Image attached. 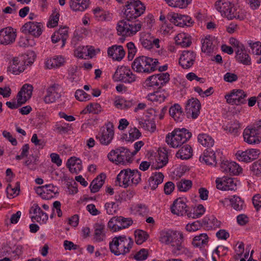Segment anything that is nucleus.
<instances>
[{
    "instance_id": "nucleus-1",
    "label": "nucleus",
    "mask_w": 261,
    "mask_h": 261,
    "mask_svg": "<svg viewBox=\"0 0 261 261\" xmlns=\"http://www.w3.org/2000/svg\"><path fill=\"white\" fill-rule=\"evenodd\" d=\"M159 240L162 244L169 245L172 253L176 255L189 253L184 245V236L180 231L171 229L162 230L160 232Z\"/></svg>"
},
{
    "instance_id": "nucleus-2",
    "label": "nucleus",
    "mask_w": 261,
    "mask_h": 261,
    "mask_svg": "<svg viewBox=\"0 0 261 261\" xmlns=\"http://www.w3.org/2000/svg\"><path fill=\"white\" fill-rule=\"evenodd\" d=\"M215 7L222 16L228 19L231 20L235 18L243 20L246 17L244 12H236L233 4L230 0H218L216 2Z\"/></svg>"
},
{
    "instance_id": "nucleus-3",
    "label": "nucleus",
    "mask_w": 261,
    "mask_h": 261,
    "mask_svg": "<svg viewBox=\"0 0 261 261\" xmlns=\"http://www.w3.org/2000/svg\"><path fill=\"white\" fill-rule=\"evenodd\" d=\"M191 136V133L186 128L175 129L166 136V142L171 147L177 148L186 143Z\"/></svg>"
},
{
    "instance_id": "nucleus-4",
    "label": "nucleus",
    "mask_w": 261,
    "mask_h": 261,
    "mask_svg": "<svg viewBox=\"0 0 261 261\" xmlns=\"http://www.w3.org/2000/svg\"><path fill=\"white\" fill-rule=\"evenodd\" d=\"M124 14L128 19H136L142 15L146 9L144 4L139 0H129L125 5Z\"/></svg>"
},
{
    "instance_id": "nucleus-5",
    "label": "nucleus",
    "mask_w": 261,
    "mask_h": 261,
    "mask_svg": "<svg viewBox=\"0 0 261 261\" xmlns=\"http://www.w3.org/2000/svg\"><path fill=\"white\" fill-rule=\"evenodd\" d=\"M133 245V241L130 238L127 239L125 236L115 237V255L128 253Z\"/></svg>"
},
{
    "instance_id": "nucleus-6",
    "label": "nucleus",
    "mask_w": 261,
    "mask_h": 261,
    "mask_svg": "<svg viewBox=\"0 0 261 261\" xmlns=\"http://www.w3.org/2000/svg\"><path fill=\"white\" fill-rule=\"evenodd\" d=\"M247 94L241 89H233L225 96L227 103L231 105H240L246 101Z\"/></svg>"
},
{
    "instance_id": "nucleus-7",
    "label": "nucleus",
    "mask_w": 261,
    "mask_h": 261,
    "mask_svg": "<svg viewBox=\"0 0 261 261\" xmlns=\"http://www.w3.org/2000/svg\"><path fill=\"white\" fill-rule=\"evenodd\" d=\"M216 184L217 188L222 191H235L237 189V180L227 176L217 178Z\"/></svg>"
},
{
    "instance_id": "nucleus-8",
    "label": "nucleus",
    "mask_w": 261,
    "mask_h": 261,
    "mask_svg": "<svg viewBox=\"0 0 261 261\" xmlns=\"http://www.w3.org/2000/svg\"><path fill=\"white\" fill-rule=\"evenodd\" d=\"M201 105L198 99L192 98L187 101L185 112L188 118H196L200 113Z\"/></svg>"
},
{
    "instance_id": "nucleus-9",
    "label": "nucleus",
    "mask_w": 261,
    "mask_h": 261,
    "mask_svg": "<svg viewBox=\"0 0 261 261\" xmlns=\"http://www.w3.org/2000/svg\"><path fill=\"white\" fill-rule=\"evenodd\" d=\"M42 25L37 22H28L22 25L21 30L24 34H29L35 37H39L42 33Z\"/></svg>"
},
{
    "instance_id": "nucleus-10",
    "label": "nucleus",
    "mask_w": 261,
    "mask_h": 261,
    "mask_svg": "<svg viewBox=\"0 0 261 261\" xmlns=\"http://www.w3.org/2000/svg\"><path fill=\"white\" fill-rule=\"evenodd\" d=\"M114 135V128L113 124L111 122L108 123L105 127L102 128L101 133L99 137L100 143L102 144L107 145L109 144L113 139Z\"/></svg>"
},
{
    "instance_id": "nucleus-11",
    "label": "nucleus",
    "mask_w": 261,
    "mask_h": 261,
    "mask_svg": "<svg viewBox=\"0 0 261 261\" xmlns=\"http://www.w3.org/2000/svg\"><path fill=\"white\" fill-rule=\"evenodd\" d=\"M243 135L244 141L249 144H258L261 142V137L251 125L245 128Z\"/></svg>"
},
{
    "instance_id": "nucleus-12",
    "label": "nucleus",
    "mask_w": 261,
    "mask_h": 261,
    "mask_svg": "<svg viewBox=\"0 0 261 261\" xmlns=\"http://www.w3.org/2000/svg\"><path fill=\"white\" fill-rule=\"evenodd\" d=\"M16 32L11 27H6L0 30V44L8 45L15 41Z\"/></svg>"
},
{
    "instance_id": "nucleus-13",
    "label": "nucleus",
    "mask_w": 261,
    "mask_h": 261,
    "mask_svg": "<svg viewBox=\"0 0 261 261\" xmlns=\"http://www.w3.org/2000/svg\"><path fill=\"white\" fill-rule=\"evenodd\" d=\"M115 154L117 159H115L116 164H125L126 163H130L133 155L131 152L124 147H120L115 150Z\"/></svg>"
},
{
    "instance_id": "nucleus-14",
    "label": "nucleus",
    "mask_w": 261,
    "mask_h": 261,
    "mask_svg": "<svg viewBox=\"0 0 261 261\" xmlns=\"http://www.w3.org/2000/svg\"><path fill=\"white\" fill-rule=\"evenodd\" d=\"M169 20L175 25L180 27L185 25L190 26L193 21L191 17L188 15H181L177 13H173L169 16Z\"/></svg>"
},
{
    "instance_id": "nucleus-15",
    "label": "nucleus",
    "mask_w": 261,
    "mask_h": 261,
    "mask_svg": "<svg viewBox=\"0 0 261 261\" xmlns=\"http://www.w3.org/2000/svg\"><path fill=\"white\" fill-rule=\"evenodd\" d=\"M220 169L223 172L230 175H238L242 172V169L236 162L223 160L220 164Z\"/></svg>"
},
{
    "instance_id": "nucleus-16",
    "label": "nucleus",
    "mask_w": 261,
    "mask_h": 261,
    "mask_svg": "<svg viewBox=\"0 0 261 261\" xmlns=\"http://www.w3.org/2000/svg\"><path fill=\"white\" fill-rule=\"evenodd\" d=\"M61 96V90L59 86L57 84H54L47 88V94L44 98V101L46 103H53Z\"/></svg>"
},
{
    "instance_id": "nucleus-17",
    "label": "nucleus",
    "mask_w": 261,
    "mask_h": 261,
    "mask_svg": "<svg viewBox=\"0 0 261 261\" xmlns=\"http://www.w3.org/2000/svg\"><path fill=\"white\" fill-rule=\"evenodd\" d=\"M33 89V86L31 84L23 85L16 96L18 102L24 104L30 99L32 95Z\"/></svg>"
},
{
    "instance_id": "nucleus-18",
    "label": "nucleus",
    "mask_w": 261,
    "mask_h": 261,
    "mask_svg": "<svg viewBox=\"0 0 261 261\" xmlns=\"http://www.w3.org/2000/svg\"><path fill=\"white\" fill-rule=\"evenodd\" d=\"M120 74L117 77V80L122 81L125 83H131L136 80V76L127 66H121L120 68H118L115 72V74L118 73Z\"/></svg>"
},
{
    "instance_id": "nucleus-19",
    "label": "nucleus",
    "mask_w": 261,
    "mask_h": 261,
    "mask_svg": "<svg viewBox=\"0 0 261 261\" xmlns=\"http://www.w3.org/2000/svg\"><path fill=\"white\" fill-rule=\"evenodd\" d=\"M171 212L178 216H188V213H190L187 209L185 202L181 198H178L174 201L171 207Z\"/></svg>"
},
{
    "instance_id": "nucleus-20",
    "label": "nucleus",
    "mask_w": 261,
    "mask_h": 261,
    "mask_svg": "<svg viewBox=\"0 0 261 261\" xmlns=\"http://www.w3.org/2000/svg\"><path fill=\"white\" fill-rule=\"evenodd\" d=\"M196 55L191 50H184L179 59L180 65H191L195 63Z\"/></svg>"
},
{
    "instance_id": "nucleus-21",
    "label": "nucleus",
    "mask_w": 261,
    "mask_h": 261,
    "mask_svg": "<svg viewBox=\"0 0 261 261\" xmlns=\"http://www.w3.org/2000/svg\"><path fill=\"white\" fill-rule=\"evenodd\" d=\"M129 169L122 170L117 176L116 181L120 187L127 188L131 184V180L129 179L130 174H128Z\"/></svg>"
},
{
    "instance_id": "nucleus-22",
    "label": "nucleus",
    "mask_w": 261,
    "mask_h": 261,
    "mask_svg": "<svg viewBox=\"0 0 261 261\" xmlns=\"http://www.w3.org/2000/svg\"><path fill=\"white\" fill-rule=\"evenodd\" d=\"M90 0H70V9L75 12H83L89 7Z\"/></svg>"
},
{
    "instance_id": "nucleus-23",
    "label": "nucleus",
    "mask_w": 261,
    "mask_h": 261,
    "mask_svg": "<svg viewBox=\"0 0 261 261\" xmlns=\"http://www.w3.org/2000/svg\"><path fill=\"white\" fill-rule=\"evenodd\" d=\"M199 160L207 165L215 166L216 165L215 153L211 149H206L201 155Z\"/></svg>"
},
{
    "instance_id": "nucleus-24",
    "label": "nucleus",
    "mask_w": 261,
    "mask_h": 261,
    "mask_svg": "<svg viewBox=\"0 0 261 261\" xmlns=\"http://www.w3.org/2000/svg\"><path fill=\"white\" fill-rule=\"evenodd\" d=\"M170 115L176 122H181L184 118V113L181 106L178 103H175L169 109Z\"/></svg>"
},
{
    "instance_id": "nucleus-25",
    "label": "nucleus",
    "mask_w": 261,
    "mask_h": 261,
    "mask_svg": "<svg viewBox=\"0 0 261 261\" xmlns=\"http://www.w3.org/2000/svg\"><path fill=\"white\" fill-rule=\"evenodd\" d=\"M175 41L176 44L184 47H188L192 43L191 36L188 34L185 33L177 34L175 37Z\"/></svg>"
},
{
    "instance_id": "nucleus-26",
    "label": "nucleus",
    "mask_w": 261,
    "mask_h": 261,
    "mask_svg": "<svg viewBox=\"0 0 261 261\" xmlns=\"http://www.w3.org/2000/svg\"><path fill=\"white\" fill-rule=\"evenodd\" d=\"M168 152L165 148L159 151L158 155L155 158L157 165L154 167L155 169H158L162 168L167 164L168 162Z\"/></svg>"
},
{
    "instance_id": "nucleus-27",
    "label": "nucleus",
    "mask_w": 261,
    "mask_h": 261,
    "mask_svg": "<svg viewBox=\"0 0 261 261\" xmlns=\"http://www.w3.org/2000/svg\"><path fill=\"white\" fill-rule=\"evenodd\" d=\"M164 176L161 172H155L148 179V185L152 190H155L163 181Z\"/></svg>"
},
{
    "instance_id": "nucleus-28",
    "label": "nucleus",
    "mask_w": 261,
    "mask_h": 261,
    "mask_svg": "<svg viewBox=\"0 0 261 261\" xmlns=\"http://www.w3.org/2000/svg\"><path fill=\"white\" fill-rule=\"evenodd\" d=\"M158 59L146 56L137 58L133 62L132 65H156L159 64Z\"/></svg>"
},
{
    "instance_id": "nucleus-29",
    "label": "nucleus",
    "mask_w": 261,
    "mask_h": 261,
    "mask_svg": "<svg viewBox=\"0 0 261 261\" xmlns=\"http://www.w3.org/2000/svg\"><path fill=\"white\" fill-rule=\"evenodd\" d=\"M224 129L227 133H230L233 136H238L241 128V124L239 122L236 120L231 121L226 125H223Z\"/></svg>"
},
{
    "instance_id": "nucleus-30",
    "label": "nucleus",
    "mask_w": 261,
    "mask_h": 261,
    "mask_svg": "<svg viewBox=\"0 0 261 261\" xmlns=\"http://www.w3.org/2000/svg\"><path fill=\"white\" fill-rule=\"evenodd\" d=\"M115 231L128 227L133 222L131 218H125L123 217H115Z\"/></svg>"
},
{
    "instance_id": "nucleus-31",
    "label": "nucleus",
    "mask_w": 261,
    "mask_h": 261,
    "mask_svg": "<svg viewBox=\"0 0 261 261\" xmlns=\"http://www.w3.org/2000/svg\"><path fill=\"white\" fill-rule=\"evenodd\" d=\"M105 178L106 175L101 173L92 181L90 186L91 192L96 193L99 190L104 184Z\"/></svg>"
},
{
    "instance_id": "nucleus-32",
    "label": "nucleus",
    "mask_w": 261,
    "mask_h": 261,
    "mask_svg": "<svg viewBox=\"0 0 261 261\" xmlns=\"http://www.w3.org/2000/svg\"><path fill=\"white\" fill-rule=\"evenodd\" d=\"M192 155V149L189 145L182 146L176 154V156L181 160H187Z\"/></svg>"
},
{
    "instance_id": "nucleus-33",
    "label": "nucleus",
    "mask_w": 261,
    "mask_h": 261,
    "mask_svg": "<svg viewBox=\"0 0 261 261\" xmlns=\"http://www.w3.org/2000/svg\"><path fill=\"white\" fill-rule=\"evenodd\" d=\"M244 48L242 49H238L236 51V59L240 63L244 65H250L251 63V58L249 55L244 51Z\"/></svg>"
},
{
    "instance_id": "nucleus-34",
    "label": "nucleus",
    "mask_w": 261,
    "mask_h": 261,
    "mask_svg": "<svg viewBox=\"0 0 261 261\" xmlns=\"http://www.w3.org/2000/svg\"><path fill=\"white\" fill-rule=\"evenodd\" d=\"M127 27L129 37L134 36L137 32L140 31L142 28V24L138 21H130V19H127Z\"/></svg>"
},
{
    "instance_id": "nucleus-35",
    "label": "nucleus",
    "mask_w": 261,
    "mask_h": 261,
    "mask_svg": "<svg viewBox=\"0 0 261 261\" xmlns=\"http://www.w3.org/2000/svg\"><path fill=\"white\" fill-rule=\"evenodd\" d=\"M208 237L206 233H201L195 236L192 241V244L197 247H202L207 245Z\"/></svg>"
},
{
    "instance_id": "nucleus-36",
    "label": "nucleus",
    "mask_w": 261,
    "mask_h": 261,
    "mask_svg": "<svg viewBox=\"0 0 261 261\" xmlns=\"http://www.w3.org/2000/svg\"><path fill=\"white\" fill-rule=\"evenodd\" d=\"M198 141L202 146L210 148L214 144L212 137L206 134H200L198 136Z\"/></svg>"
},
{
    "instance_id": "nucleus-37",
    "label": "nucleus",
    "mask_w": 261,
    "mask_h": 261,
    "mask_svg": "<svg viewBox=\"0 0 261 261\" xmlns=\"http://www.w3.org/2000/svg\"><path fill=\"white\" fill-rule=\"evenodd\" d=\"M153 36L149 33H142L140 35V41L142 46L147 49L152 48V40Z\"/></svg>"
},
{
    "instance_id": "nucleus-38",
    "label": "nucleus",
    "mask_w": 261,
    "mask_h": 261,
    "mask_svg": "<svg viewBox=\"0 0 261 261\" xmlns=\"http://www.w3.org/2000/svg\"><path fill=\"white\" fill-rule=\"evenodd\" d=\"M117 33L119 35L124 37H129L127 27V20H122L119 21L117 24Z\"/></svg>"
},
{
    "instance_id": "nucleus-39",
    "label": "nucleus",
    "mask_w": 261,
    "mask_h": 261,
    "mask_svg": "<svg viewBox=\"0 0 261 261\" xmlns=\"http://www.w3.org/2000/svg\"><path fill=\"white\" fill-rule=\"evenodd\" d=\"M94 239L97 242L102 241L105 236L104 233L105 225L100 223H96L94 226Z\"/></svg>"
},
{
    "instance_id": "nucleus-40",
    "label": "nucleus",
    "mask_w": 261,
    "mask_h": 261,
    "mask_svg": "<svg viewBox=\"0 0 261 261\" xmlns=\"http://www.w3.org/2000/svg\"><path fill=\"white\" fill-rule=\"evenodd\" d=\"M167 4L171 7L179 8H185L190 4L192 0H165Z\"/></svg>"
},
{
    "instance_id": "nucleus-41",
    "label": "nucleus",
    "mask_w": 261,
    "mask_h": 261,
    "mask_svg": "<svg viewBox=\"0 0 261 261\" xmlns=\"http://www.w3.org/2000/svg\"><path fill=\"white\" fill-rule=\"evenodd\" d=\"M230 202L231 206L236 211H241L245 207L244 201L240 197L234 196Z\"/></svg>"
},
{
    "instance_id": "nucleus-42",
    "label": "nucleus",
    "mask_w": 261,
    "mask_h": 261,
    "mask_svg": "<svg viewBox=\"0 0 261 261\" xmlns=\"http://www.w3.org/2000/svg\"><path fill=\"white\" fill-rule=\"evenodd\" d=\"M147 97V99L151 101L161 103L165 100L166 96L164 93L155 92L149 94Z\"/></svg>"
},
{
    "instance_id": "nucleus-43",
    "label": "nucleus",
    "mask_w": 261,
    "mask_h": 261,
    "mask_svg": "<svg viewBox=\"0 0 261 261\" xmlns=\"http://www.w3.org/2000/svg\"><path fill=\"white\" fill-rule=\"evenodd\" d=\"M214 45L213 44L212 40L209 37H206L202 41L201 50L203 52L210 54L213 51Z\"/></svg>"
},
{
    "instance_id": "nucleus-44",
    "label": "nucleus",
    "mask_w": 261,
    "mask_h": 261,
    "mask_svg": "<svg viewBox=\"0 0 261 261\" xmlns=\"http://www.w3.org/2000/svg\"><path fill=\"white\" fill-rule=\"evenodd\" d=\"M135 237L136 243L141 245L148 238L149 235L146 231L138 229L135 231Z\"/></svg>"
},
{
    "instance_id": "nucleus-45",
    "label": "nucleus",
    "mask_w": 261,
    "mask_h": 261,
    "mask_svg": "<svg viewBox=\"0 0 261 261\" xmlns=\"http://www.w3.org/2000/svg\"><path fill=\"white\" fill-rule=\"evenodd\" d=\"M101 106L97 103H91L88 105L81 112V113L86 114L87 113L97 114L101 111Z\"/></svg>"
},
{
    "instance_id": "nucleus-46",
    "label": "nucleus",
    "mask_w": 261,
    "mask_h": 261,
    "mask_svg": "<svg viewBox=\"0 0 261 261\" xmlns=\"http://www.w3.org/2000/svg\"><path fill=\"white\" fill-rule=\"evenodd\" d=\"M144 87L147 88L158 87L161 88V84L159 83L158 76L156 74L148 77L144 82Z\"/></svg>"
},
{
    "instance_id": "nucleus-47",
    "label": "nucleus",
    "mask_w": 261,
    "mask_h": 261,
    "mask_svg": "<svg viewBox=\"0 0 261 261\" xmlns=\"http://www.w3.org/2000/svg\"><path fill=\"white\" fill-rule=\"evenodd\" d=\"M60 14L59 11L57 9H55L53 11V13L50 16L49 21L47 23L48 28H54L58 25L59 20Z\"/></svg>"
},
{
    "instance_id": "nucleus-48",
    "label": "nucleus",
    "mask_w": 261,
    "mask_h": 261,
    "mask_svg": "<svg viewBox=\"0 0 261 261\" xmlns=\"http://www.w3.org/2000/svg\"><path fill=\"white\" fill-rule=\"evenodd\" d=\"M22 56V65H29L32 64L36 59V55L34 51H30L27 54Z\"/></svg>"
},
{
    "instance_id": "nucleus-49",
    "label": "nucleus",
    "mask_w": 261,
    "mask_h": 261,
    "mask_svg": "<svg viewBox=\"0 0 261 261\" xmlns=\"http://www.w3.org/2000/svg\"><path fill=\"white\" fill-rule=\"evenodd\" d=\"M247 44L250 47L253 54L256 55H261V42L259 41L254 42L252 40L247 41Z\"/></svg>"
},
{
    "instance_id": "nucleus-50",
    "label": "nucleus",
    "mask_w": 261,
    "mask_h": 261,
    "mask_svg": "<svg viewBox=\"0 0 261 261\" xmlns=\"http://www.w3.org/2000/svg\"><path fill=\"white\" fill-rule=\"evenodd\" d=\"M132 106V103L122 98L115 97V108L123 110L127 109Z\"/></svg>"
},
{
    "instance_id": "nucleus-51",
    "label": "nucleus",
    "mask_w": 261,
    "mask_h": 261,
    "mask_svg": "<svg viewBox=\"0 0 261 261\" xmlns=\"http://www.w3.org/2000/svg\"><path fill=\"white\" fill-rule=\"evenodd\" d=\"M128 174H130L129 179L131 180V184L137 185L141 181V174L137 169L131 170L129 169Z\"/></svg>"
},
{
    "instance_id": "nucleus-52",
    "label": "nucleus",
    "mask_w": 261,
    "mask_h": 261,
    "mask_svg": "<svg viewBox=\"0 0 261 261\" xmlns=\"http://www.w3.org/2000/svg\"><path fill=\"white\" fill-rule=\"evenodd\" d=\"M192 185L190 180L182 179L177 183V187L180 191L186 192L191 188Z\"/></svg>"
},
{
    "instance_id": "nucleus-53",
    "label": "nucleus",
    "mask_w": 261,
    "mask_h": 261,
    "mask_svg": "<svg viewBox=\"0 0 261 261\" xmlns=\"http://www.w3.org/2000/svg\"><path fill=\"white\" fill-rule=\"evenodd\" d=\"M38 161V157L35 155H30L26 160L24 164L31 170H35L37 167V162Z\"/></svg>"
},
{
    "instance_id": "nucleus-54",
    "label": "nucleus",
    "mask_w": 261,
    "mask_h": 261,
    "mask_svg": "<svg viewBox=\"0 0 261 261\" xmlns=\"http://www.w3.org/2000/svg\"><path fill=\"white\" fill-rule=\"evenodd\" d=\"M65 63V59L62 56H56L53 59H48L45 65H62Z\"/></svg>"
},
{
    "instance_id": "nucleus-55",
    "label": "nucleus",
    "mask_w": 261,
    "mask_h": 261,
    "mask_svg": "<svg viewBox=\"0 0 261 261\" xmlns=\"http://www.w3.org/2000/svg\"><path fill=\"white\" fill-rule=\"evenodd\" d=\"M205 212V208L202 204H199L193 213H188L189 218H198L200 217Z\"/></svg>"
},
{
    "instance_id": "nucleus-56",
    "label": "nucleus",
    "mask_w": 261,
    "mask_h": 261,
    "mask_svg": "<svg viewBox=\"0 0 261 261\" xmlns=\"http://www.w3.org/2000/svg\"><path fill=\"white\" fill-rule=\"evenodd\" d=\"M133 69L138 72H143L149 74L156 69L157 66H132Z\"/></svg>"
},
{
    "instance_id": "nucleus-57",
    "label": "nucleus",
    "mask_w": 261,
    "mask_h": 261,
    "mask_svg": "<svg viewBox=\"0 0 261 261\" xmlns=\"http://www.w3.org/2000/svg\"><path fill=\"white\" fill-rule=\"evenodd\" d=\"M88 46H79L74 51V55L79 58L87 59Z\"/></svg>"
},
{
    "instance_id": "nucleus-58",
    "label": "nucleus",
    "mask_w": 261,
    "mask_h": 261,
    "mask_svg": "<svg viewBox=\"0 0 261 261\" xmlns=\"http://www.w3.org/2000/svg\"><path fill=\"white\" fill-rule=\"evenodd\" d=\"M55 32L58 33V34L61 36L62 42V47L64 46L65 44L66 40L68 37V28L66 27L60 28Z\"/></svg>"
},
{
    "instance_id": "nucleus-59",
    "label": "nucleus",
    "mask_w": 261,
    "mask_h": 261,
    "mask_svg": "<svg viewBox=\"0 0 261 261\" xmlns=\"http://www.w3.org/2000/svg\"><path fill=\"white\" fill-rule=\"evenodd\" d=\"M76 99L81 101H85L90 99V95H88L83 90H77L75 93Z\"/></svg>"
},
{
    "instance_id": "nucleus-60",
    "label": "nucleus",
    "mask_w": 261,
    "mask_h": 261,
    "mask_svg": "<svg viewBox=\"0 0 261 261\" xmlns=\"http://www.w3.org/2000/svg\"><path fill=\"white\" fill-rule=\"evenodd\" d=\"M6 60L5 64H8L13 65H17L20 64L22 65V56L15 57H9L8 56L5 57Z\"/></svg>"
},
{
    "instance_id": "nucleus-61",
    "label": "nucleus",
    "mask_w": 261,
    "mask_h": 261,
    "mask_svg": "<svg viewBox=\"0 0 261 261\" xmlns=\"http://www.w3.org/2000/svg\"><path fill=\"white\" fill-rule=\"evenodd\" d=\"M20 186L19 184L17 182L16 186L12 188L10 185H9L7 188V192L8 195H9V198L14 197L18 195L19 191Z\"/></svg>"
},
{
    "instance_id": "nucleus-62",
    "label": "nucleus",
    "mask_w": 261,
    "mask_h": 261,
    "mask_svg": "<svg viewBox=\"0 0 261 261\" xmlns=\"http://www.w3.org/2000/svg\"><path fill=\"white\" fill-rule=\"evenodd\" d=\"M158 76L159 83L161 84V87L169 81L170 77L168 73H162L156 74Z\"/></svg>"
},
{
    "instance_id": "nucleus-63",
    "label": "nucleus",
    "mask_w": 261,
    "mask_h": 261,
    "mask_svg": "<svg viewBox=\"0 0 261 261\" xmlns=\"http://www.w3.org/2000/svg\"><path fill=\"white\" fill-rule=\"evenodd\" d=\"M148 255V251L145 249H142L135 254L134 258L137 260L142 261L145 260Z\"/></svg>"
},
{
    "instance_id": "nucleus-64",
    "label": "nucleus",
    "mask_w": 261,
    "mask_h": 261,
    "mask_svg": "<svg viewBox=\"0 0 261 261\" xmlns=\"http://www.w3.org/2000/svg\"><path fill=\"white\" fill-rule=\"evenodd\" d=\"M141 135V133L139 129L136 127L132 128L129 130V139L128 141H134L138 139Z\"/></svg>"
}]
</instances>
